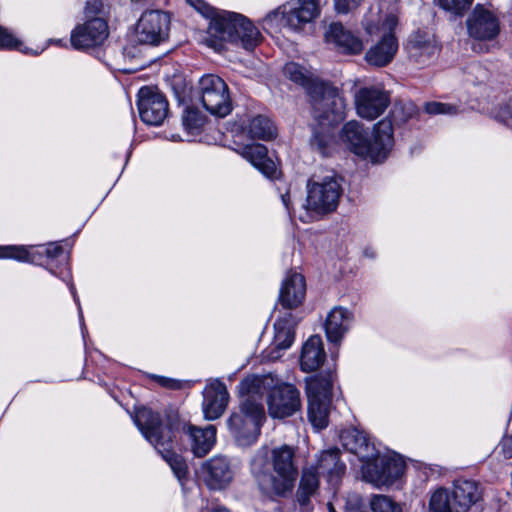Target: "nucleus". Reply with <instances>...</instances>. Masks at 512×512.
Listing matches in <instances>:
<instances>
[{
  "instance_id": "8",
  "label": "nucleus",
  "mask_w": 512,
  "mask_h": 512,
  "mask_svg": "<svg viewBox=\"0 0 512 512\" xmlns=\"http://www.w3.org/2000/svg\"><path fill=\"white\" fill-rule=\"evenodd\" d=\"M333 379L334 375L331 371L319 373L306 379L308 419L317 430L328 426Z\"/></svg>"
},
{
  "instance_id": "1",
  "label": "nucleus",
  "mask_w": 512,
  "mask_h": 512,
  "mask_svg": "<svg viewBox=\"0 0 512 512\" xmlns=\"http://www.w3.org/2000/svg\"><path fill=\"white\" fill-rule=\"evenodd\" d=\"M133 420L181 483L187 479L189 471L185 459L174 451L177 435L183 433L189 438L191 451L196 457H204L216 442L215 426L198 428L188 424L177 413H170L162 419L158 412L141 407L136 410Z\"/></svg>"
},
{
  "instance_id": "54",
  "label": "nucleus",
  "mask_w": 512,
  "mask_h": 512,
  "mask_svg": "<svg viewBox=\"0 0 512 512\" xmlns=\"http://www.w3.org/2000/svg\"><path fill=\"white\" fill-rule=\"evenodd\" d=\"M79 313H80V318L82 320L83 319V315H82L81 309H79Z\"/></svg>"
},
{
  "instance_id": "42",
  "label": "nucleus",
  "mask_w": 512,
  "mask_h": 512,
  "mask_svg": "<svg viewBox=\"0 0 512 512\" xmlns=\"http://www.w3.org/2000/svg\"><path fill=\"white\" fill-rule=\"evenodd\" d=\"M424 110L426 113L430 115H438V114H455L456 107L450 104L441 103V102H428L424 105Z\"/></svg>"
},
{
  "instance_id": "33",
  "label": "nucleus",
  "mask_w": 512,
  "mask_h": 512,
  "mask_svg": "<svg viewBox=\"0 0 512 512\" xmlns=\"http://www.w3.org/2000/svg\"><path fill=\"white\" fill-rule=\"evenodd\" d=\"M244 130L251 139L265 141L275 138L277 134L274 123L264 115L253 117Z\"/></svg>"
},
{
  "instance_id": "51",
  "label": "nucleus",
  "mask_w": 512,
  "mask_h": 512,
  "mask_svg": "<svg viewBox=\"0 0 512 512\" xmlns=\"http://www.w3.org/2000/svg\"><path fill=\"white\" fill-rule=\"evenodd\" d=\"M70 291H71V293H72V295H73L74 301H75L77 304H79V298H78V296L76 295L75 287H74L72 284L70 285Z\"/></svg>"
},
{
  "instance_id": "36",
  "label": "nucleus",
  "mask_w": 512,
  "mask_h": 512,
  "mask_svg": "<svg viewBox=\"0 0 512 512\" xmlns=\"http://www.w3.org/2000/svg\"><path fill=\"white\" fill-rule=\"evenodd\" d=\"M369 504L372 512H402L401 507L386 495H373Z\"/></svg>"
},
{
  "instance_id": "21",
  "label": "nucleus",
  "mask_w": 512,
  "mask_h": 512,
  "mask_svg": "<svg viewBox=\"0 0 512 512\" xmlns=\"http://www.w3.org/2000/svg\"><path fill=\"white\" fill-rule=\"evenodd\" d=\"M327 43L333 44L343 54H360L364 45L362 40L352 32L346 30L341 23L330 24L325 33Z\"/></svg>"
},
{
  "instance_id": "2",
  "label": "nucleus",
  "mask_w": 512,
  "mask_h": 512,
  "mask_svg": "<svg viewBox=\"0 0 512 512\" xmlns=\"http://www.w3.org/2000/svg\"><path fill=\"white\" fill-rule=\"evenodd\" d=\"M250 471L259 489L270 497H287L298 477L296 451L287 444L259 448L250 462Z\"/></svg>"
},
{
  "instance_id": "35",
  "label": "nucleus",
  "mask_w": 512,
  "mask_h": 512,
  "mask_svg": "<svg viewBox=\"0 0 512 512\" xmlns=\"http://www.w3.org/2000/svg\"><path fill=\"white\" fill-rule=\"evenodd\" d=\"M415 114V106L412 103L409 104H397L394 105L388 117L383 120H390L392 123V132L394 126H401L405 124ZM394 138V136L392 135Z\"/></svg>"
},
{
  "instance_id": "22",
  "label": "nucleus",
  "mask_w": 512,
  "mask_h": 512,
  "mask_svg": "<svg viewBox=\"0 0 512 512\" xmlns=\"http://www.w3.org/2000/svg\"><path fill=\"white\" fill-rule=\"evenodd\" d=\"M312 467L316 470L318 475L325 476L327 482L333 488L338 486L346 471V465L340 460V450L338 448L321 452L317 460V465Z\"/></svg>"
},
{
  "instance_id": "20",
  "label": "nucleus",
  "mask_w": 512,
  "mask_h": 512,
  "mask_svg": "<svg viewBox=\"0 0 512 512\" xmlns=\"http://www.w3.org/2000/svg\"><path fill=\"white\" fill-rule=\"evenodd\" d=\"M45 254L48 259H57L64 256L63 247L58 243H50L40 250L34 247H25L17 245L0 246V258H11L21 262L34 263Z\"/></svg>"
},
{
  "instance_id": "32",
  "label": "nucleus",
  "mask_w": 512,
  "mask_h": 512,
  "mask_svg": "<svg viewBox=\"0 0 512 512\" xmlns=\"http://www.w3.org/2000/svg\"><path fill=\"white\" fill-rule=\"evenodd\" d=\"M319 487V475L313 467L303 470L299 487L296 492V500L301 506L310 502L311 497L317 492Z\"/></svg>"
},
{
  "instance_id": "37",
  "label": "nucleus",
  "mask_w": 512,
  "mask_h": 512,
  "mask_svg": "<svg viewBox=\"0 0 512 512\" xmlns=\"http://www.w3.org/2000/svg\"><path fill=\"white\" fill-rule=\"evenodd\" d=\"M381 454L378 451L373 452V456L368 460H361L363 462L361 471L363 479L369 483L374 484L370 475L374 473L381 474L384 472L382 464H380Z\"/></svg>"
},
{
  "instance_id": "7",
  "label": "nucleus",
  "mask_w": 512,
  "mask_h": 512,
  "mask_svg": "<svg viewBox=\"0 0 512 512\" xmlns=\"http://www.w3.org/2000/svg\"><path fill=\"white\" fill-rule=\"evenodd\" d=\"M398 19L394 14H387L382 18L379 14L369 12L363 20L366 33L370 36L382 34L381 40L371 47L366 55V61L375 67H384L394 58L398 50V42L393 34Z\"/></svg>"
},
{
  "instance_id": "52",
  "label": "nucleus",
  "mask_w": 512,
  "mask_h": 512,
  "mask_svg": "<svg viewBox=\"0 0 512 512\" xmlns=\"http://www.w3.org/2000/svg\"><path fill=\"white\" fill-rule=\"evenodd\" d=\"M213 512H229V510H227L224 507H217V508L213 509Z\"/></svg>"
},
{
  "instance_id": "43",
  "label": "nucleus",
  "mask_w": 512,
  "mask_h": 512,
  "mask_svg": "<svg viewBox=\"0 0 512 512\" xmlns=\"http://www.w3.org/2000/svg\"><path fill=\"white\" fill-rule=\"evenodd\" d=\"M363 0H334V6L337 13L347 14L356 9Z\"/></svg>"
},
{
  "instance_id": "6",
  "label": "nucleus",
  "mask_w": 512,
  "mask_h": 512,
  "mask_svg": "<svg viewBox=\"0 0 512 512\" xmlns=\"http://www.w3.org/2000/svg\"><path fill=\"white\" fill-rule=\"evenodd\" d=\"M341 139L355 155L372 162L383 161L394 146L390 120L377 122L373 126L371 139L361 123L349 121L342 128Z\"/></svg>"
},
{
  "instance_id": "40",
  "label": "nucleus",
  "mask_w": 512,
  "mask_h": 512,
  "mask_svg": "<svg viewBox=\"0 0 512 512\" xmlns=\"http://www.w3.org/2000/svg\"><path fill=\"white\" fill-rule=\"evenodd\" d=\"M182 123L185 130L194 132L203 125V118L196 109L187 107L182 115Z\"/></svg>"
},
{
  "instance_id": "28",
  "label": "nucleus",
  "mask_w": 512,
  "mask_h": 512,
  "mask_svg": "<svg viewBox=\"0 0 512 512\" xmlns=\"http://www.w3.org/2000/svg\"><path fill=\"white\" fill-rule=\"evenodd\" d=\"M438 46L434 41L426 38L421 33L413 34L408 41V53L417 64H429L438 53Z\"/></svg>"
},
{
  "instance_id": "5",
  "label": "nucleus",
  "mask_w": 512,
  "mask_h": 512,
  "mask_svg": "<svg viewBox=\"0 0 512 512\" xmlns=\"http://www.w3.org/2000/svg\"><path fill=\"white\" fill-rule=\"evenodd\" d=\"M283 72L291 81L308 90L312 116L323 130L345 119V99L337 88L327 83L313 81L307 70L295 62L287 63Z\"/></svg>"
},
{
  "instance_id": "39",
  "label": "nucleus",
  "mask_w": 512,
  "mask_h": 512,
  "mask_svg": "<svg viewBox=\"0 0 512 512\" xmlns=\"http://www.w3.org/2000/svg\"><path fill=\"white\" fill-rule=\"evenodd\" d=\"M439 7L454 16H463L467 12L473 0H437Z\"/></svg>"
},
{
  "instance_id": "23",
  "label": "nucleus",
  "mask_w": 512,
  "mask_h": 512,
  "mask_svg": "<svg viewBox=\"0 0 512 512\" xmlns=\"http://www.w3.org/2000/svg\"><path fill=\"white\" fill-rule=\"evenodd\" d=\"M306 294L305 278L297 272H290L283 280L279 292V302L286 309H293L302 304Z\"/></svg>"
},
{
  "instance_id": "29",
  "label": "nucleus",
  "mask_w": 512,
  "mask_h": 512,
  "mask_svg": "<svg viewBox=\"0 0 512 512\" xmlns=\"http://www.w3.org/2000/svg\"><path fill=\"white\" fill-rule=\"evenodd\" d=\"M380 464H382L384 472L381 474L374 473L371 479L375 486L390 485L402 476L405 470V463L398 454L381 455Z\"/></svg>"
},
{
  "instance_id": "25",
  "label": "nucleus",
  "mask_w": 512,
  "mask_h": 512,
  "mask_svg": "<svg viewBox=\"0 0 512 512\" xmlns=\"http://www.w3.org/2000/svg\"><path fill=\"white\" fill-rule=\"evenodd\" d=\"M238 152L267 178H278L279 171L275 162L267 156L268 151L265 145L259 143L244 145Z\"/></svg>"
},
{
  "instance_id": "34",
  "label": "nucleus",
  "mask_w": 512,
  "mask_h": 512,
  "mask_svg": "<svg viewBox=\"0 0 512 512\" xmlns=\"http://www.w3.org/2000/svg\"><path fill=\"white\" fill-rule=\"evenodd\" d=\"M430 512H455L454 500L449 490L438 488L430 497Z\"/></svg>"
},
{
  "instance_id": "11",
  "label": "nucleus",
  "mask_w": 512,
  "mask_h": 512,
  "mask_svg": "<svg viewBox=\"0 0 512 512\" xmlns=\"http://www.w3.org/2000/svg\"><path fill=\"white\" fill-rule=\"evenodd\" d=\"M307 208L317 213L332 212L338 206L341 186L334 177H326L321 182L308 181Z\"/></svg>"
},
{
  "instance_id": "49",
  "label": "nucleus",
  "mask_w": 512,
  "mask_h": 512,
  "mask_svg": "<svg viewBox=\"0 0 512 512\" xmlns=\"http://www.w3.org/2000/svg\"><path fill=\"white\" fill-rule=\"evenodd\" d=\"M101 6V3H98L97 1H94L93 4L90 2H87L86 5V13H96L99 10V7Z\"/></svg>"
},
{
  "instance_id": "9",
  "label": "nucleus",
  "mask_w": 512,
  "mask_h": 512,
  "mask_svg": "<svg viewBox=\"0 0 512 512\" xmlns=\"http://www.w3.org/2000/svg\"><path fill=\"white\" fill-rule=\"evenodd\" d=\"M197 95L203 107L212 115L223 118L232 111L228 86L218 75L202 76L198 82Z\"/></svg>"
},
{
  "instance_id": "50",
  "label": "nucleus",
  "mask_w": 512,
  "mask_h": 512,
  "mask_svg": "<svg viewBox=\"0 0 512 512\" xmlns=\"http://www.w3.org/2000/svg\"><path fill=\"white\" fill-rule=\"evenodd\" d=\"M281 200L285 208L289 211L290 210V195L289 193H285L281 195Z\"/></svg>"
},
{
  "instance_id": "30",
  "label": "nucleus",
  "mask_w": 512,
  "mask_h": 512,
  "mask_svg": "<svg viewBox=\"0 0 512 512\" xmlns=\"http://www.w3.org/2000/svg\"><path fill=\"white\" fill-rule=\"evenodd\" d=\"M341 441L345 449L357 455L360 460H368L376 451L369 442L367 435L358 429L346 430L341 434Z\"/></svg>"
},
{
  "instance_id": "53",
  "label": "nucleus",
  "mask_w": 512,
  "mask_h": 512,
  "mask_svg": "<svg viewBox=\"0 0 512 512\" xmlns=\"http://www.w3.org/2000/svg\"><path fill=\"white\" fill-rule=\"evenodd\" d=\"M328 509H329V512H336V510L334 509V507L331 503L328 504Z\"/></svg>"
},
{
  "instance_id": "4",
  "label": "nucleus",
  "mask_w": 512,
  "mask_h": 512,
  "mask_svg": "<svg viewBox=\"0 0 512 512\" xmlns=\"http://www.w3.org/2000/svg\"><path fill=\"white\" fill-rule=\"evenodd\" d=\"M263 380L258 376H248L238 385L241 400L226 424L231 436L239 446H250L258 440L265 420L263 406Z\"/></svg>"
},
{
  "instance_id": "38",
  "label": "nucleus",
  "mask_w": 512,
  "mask_h": 512,
  "mask_svg": "<svg viewBox=\"0 0 512 512\" xmlns=\"http://www.w3.org/2000/svg\"><path fill=\"white\" fill-rule=\"evenodd\" d=\"M489 71L481 63H470L466 68V81L472 84H482L489 79Z\"/></svg>"
},
{
  "instance_id": "44",
  "label": "nucleus",
  "mask_w": 512,
  "mask_h": 512,
  "mask_svg": "<svg viewBox=\"0 0 512 512\" xmlns=\"http://www.w3.org/2000/svg\"><path fill=\"white\" fill-rule=\"evenodd\" d=\"M363 505L362 498L357 493H350L345 499L344 508L346 512H356Z\"/></svg>"
},
{
  "instance_id": "19",
  "label": "nucleus",
  "mask_w": 512,
  "mask_h": 512,
  "mask_svg": "<svg viewBox=\"0 0 512 512\" xmlns=\"http://www.w3.org/2000/svg\"><path fill=\"white\" fill-rule=\"evenodd\" d=\"M202 409L206 420H216L222 416L229 402L226 385L220 380L209 383L203 392Z\"/></svg>"
},
{
  "instance_id": "16",
  "label": "nucleus",
  "mask_w": 512,
  "mask_h": 512,
  "mask_svg": "<svg viewBox=\"0 0 512 512\" xmlns=\"http://www.w3.org/2000/svg\"><path fill=\"white\" fill-rule=\"evenodd\" d=\"M389 104V94L378 87H362L355 94L356 112L359 117L366 120L378 118Z\"/></svg>"
},
{
  "instance_id": "27",
  "label": "nucleus",
  "mask_w": 512,
  "mask_h": 512,
  "mask_svg": "<svg viewBox=\"0 0 512 512\" xmlns=\"http://www.w3.org/2000/svg\"><path fill=\"white\" fill-rule=\"evenodd\" d=\"M326 357L323 342L320 336H311L302 347L300 367L304 372L318 369Z\"/></svg>"
},
{
  "instance_id": "26",
  "label": "nucleus",
  "mask_w": 512,
  "mask_h": 512,
  "mask_svg": "<svg viewBox=\"0 0 512 512\" xmlns=\"http://www.w3.org/2000/svg\"><path fill=\"white\" fill-rule=\"evenodd\" d=\"M455 512H467L481 498L479 485L474 480L457 479L451 493Z\"/></svg>"
},
{
  "instance_id": "3",
  "label": "nucleus",
  "mask_w": 512,
  "mask_h": 512,
  "mask_svg": "<svg viewBox=\"0 0 512 512\" xmlns=\"http://www.w3.org/2000/svg\"><path fill=\"white\" fill-rule=\"evenodd\" d=\"M203 16L210 19L205 43L220 52L224 42L240 45L252 51L261 42L258 28L242 14L218 10L204 0H187Z\"/></svg>"
},
{
  "instance_id": "12",
  "label": "nucleus",
  "mask_w": 512,
  "mask_h": 512,
  "mask_svg": "<svg viewBox=\"0 0 512 512\" xmlns=\"http://www.w3.org/2000/svg\"><path fill=\"white\" fill-rule=\"evenodd\" d=\"M268 414L274 419L294 415L301 408L299 390L292 384L283 383L273 387L267 396Z\"/></svg>"
},
{
  "instance_id": "14",
  "label": "nucleus",
  "mask_w": 512,
  "mask_h": 512,
  "mask_svg": "<svg viewBox=\"0 0 512 512\" xmlns=\"http://www.w3.org/2000/svg\"><path fill=\"white\" fill-rule=\"evenodd\" d=\"M109 35L105 20L95 17L77 25L70 35L71 46L76 50L87 51L101 46Z\"/></svg>"
},
{
  "instance_id": "10",
  "label": "nucleus",
  "mask_w": 512,
  "mask_h": 512,
  "mask_svg": "<svg viewBox=\"0 0 512 512\" xmlns=\"http://www.w3.org/2000/svg\"><path fill=\"white\" fill-rule=\"evenodd\" d=\"M170 17L159 10L144 12L136 25V40L145 45L157 46L169 36Z\"/></svg>"
},
{
  "instance_id": "41",
  "label": "nucleus",
  "mask_w": 512,
  "mask_h": 512,
  "mask_svg": "<svg viewBox=\"0 0 512 512\" xmlns=\"http://www.w3.org/2000/svg\"><path fill=\"white\" fill-rule=\"evenodd\" d=\"M23 43L6 28L0 26V49L22 50Z\"/></svg>"
},
{
  "instance_id": "31",
  "label": "nucleus",
  "mask_w": 512,
  "mask_h": 512,
  "mask_svg": "<svg viewBox=\"0 0 512 512\" xmlns=\"http://www.w3.org/2000/svg\"><path fill=\"white\" fill-rule=\"evenodd\" d=\"M275 335L272 345L264 351L263 357L268 361H275L281 357V352L288 349L294 342V331L284 320L274 324Z\"/></svg>"
},
{
  "instance_id": "46",
  "label": "nucleus",
  "mask_w": 512,
  "mask_h": 512,
  "mask_svg": "<svg viewBox=\"0 0 512 512\" xmlns=\"http://www.w3.org/2000/svg\"><path fill=\"white\" fill-rule=\"evenodd\" d=\"M311 145L317 147L323 153L327 146L326 135L315 130L311 139Z\"/></svg>"
},
{
  "instance_id": "15",
  "label": "nucleus",
  "mask_w": 512,
  "mask_h": 512,
  "mask_svg": "<svg viewBox=\"0 0 512 512\" xmlns=\"http://www.w3.org/2000/svg\"><path fill=\"white\" fill-rule=\"evenodd\" d=\"M137 105L140 118L147 125L159 126L168 115L166 97L151 87H142L139 90Z\"/></svg>"
},
{
  "instance_id": "48",
  "label": "nucleus",
  "mask_w": 512,
  "mask_h": 512,
  "mask_svg": "<svg viewBox=\"0 0 512 512\" xmlns=\"http://www.w3.org/2000/svg\"><path fill=\"white\" fill-rule=\"evenodd\" d=\"M506 108L507 111H503V114H499V117L501 121H503L506 125H509L510 122L512 121V104L508 105Z\"/></svg>"
},
{
  "instance_id": "47",
  "label": "nucleus",
  "mask_w": 512,
  "mask_h": 512,
  "mask_svg": "<svg viewBox=\"0 0 512 512\" xmlns=\"http://www.w3.org/2000/svg\"><path fill=\"white\" fill-rule=\"evenodd\" d=\"M502 452L506 458H512V436L505 437L501 443Z\"/></svg>"
},
{
  "instance_id": "18",
  "label": "nucleus",
  "mask_w": 512,
  "mask_h": 512,
  "mask_svg": "<svg viewBox=\"0 0 512 512\" xmlns=\"http://www.w3.org/2000/svg\"><path fill=\"white\" fill-rule=\"evenodd\" d=\"M203 480L211 490L226 488L234 478L230 461L225 456H214L201 466Z\"/></svg>"
},
{
  "instance_id": "24",
  "label": "nucleus",
  "mask_w": 512,
  "mask_h": 512,
  "mask_svg": "<svg viewBox=\"0 0 512 512\" xmlns=\"http://www.w3.org/2000/svg\"><path fill=\"white\" fill-rule=\"evenodd\" d=\"M353 315L342 307H334L327 315L324 328L329 343L339 347L350 328Z\"/></svg>"
},
{
  "instance_id": "13",
  "label": "nucleus",
  "mask_w": 512,
  "mask_h": 512,
  "mask_svg": "<svg viewBox=\"0 0 512 512\" xmlns=\"http://www.w3.org/2000/svg\"><path fill=\"white\" fill-rule=\"evenodd\" d=\"M282 8V11L281 8H278L268 13L264 21L272 22L281 16L280 21L283 26L292 30H298L314 20L320 13L317 0H298L296 6L288 8L287 5H284Z\"/></svg>"
},
{
  "instance_id": "45",
  "label": "nucleus",
  "mask_w": 512,
  "mask_h": 512,
  "mask_svg": "<svg viewBox=\"0 0 512 512\" xmlns=\"http://www.w3.org/2000/svg\"><path fill=\"white\" fill-rule=\"evenodd\" d=\"M151 378L156 381L160 386L169 388V389H179L180 383L179 381L171 378H167L164 376L152 375Z\"/></svg>"
},
{
  "instance_id": "17",
  "label": "nucleus",
  "mask_w": 512,
  "mask_h": 512,
  "mask_svg": "<svg viewBox=\"0 0 512 512\" xmlns=\"http://www.w3.org/2000/svg\"><path fill=\"white\" fill-rule=\"evenodd\" d=\"M467 29L472 38L480 41H490L500 33V23L494 13L476 6L467 19Z\"/></svg>"
}]
</instances>
